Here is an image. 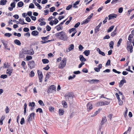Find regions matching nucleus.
<instances>
[{"mask_svg":"<svg viewBox=\"0 0 134 134\" xmlns=\"http://www.w3.org/2000/svg\"><path fill=\"white\" fill-rule=\"evenodd\" d=\"M54 35L56 38L61 40L64 41L68 40V37L65 32L63 31L55 34Z\"/></svg>","mask_w":134,"mask_h":134,"instance_id":"1","label":"nucleus"},{"mask_svg":"<svg viewBox=\"0 0 134 134\" xmlns=\"http://www.w3.org/2000/svg\"><path fill=\"white\" fill-rule=\"evenodd\" d=\"M66 58H64L63 59L61 62L59 64V68L60 69H63L66 66Z\"/></svg>","mask_w":134,"mask_h":134,"instance_id":"2","label":"nucleus"},{"mask_svg":"<svg viewBox=\"0 0 134 134\" xmlns=\"http://www.w3.org/2000/svg\"><path fill=\"white\" fill-rule=\"evenodd\" d=\"M133 38V36L131 34L129 35L128 37V40L129 41H127V44H131V43L133 44V46H134V39L132 40V39Z\"/></svg>","mask_w":134,"mask_h":134,"instance_id":"3","label":"nucleus"},{"mask_svg":"<svg viewBox=\"0 0 134 134\" xmlns=\"http://www.w3.org/2000/svg\"><path fill=\"white\" fill-rule=\"evenodd\" d=\"M28 65L29 66V67L31 69L34 68L35 66V62L33 60L29 61L28 63Z\"/></svg>","mask_w":134,"mask_h":134,"instance_id":"4","label":"nucleus"},{"mask_svg":"<svg viewBox=\"0 0 134 134\" xmlns=\"http://www.w3.org/2000/svg\"><path fill=\"white\" fill-rule=\"evenodd\" d=\"M65 99L66 101L69 100L71 99L72 97V94L71 93H69L67 94H65L64 95Z\"/></svg>","mask_w":134,"mask_h":134,"instance_id":"5","label":"nucleus"},{"mask_svg":"<svg viewBox=\"0 0 134 134\" xmlns=\"http://www.w3.org/2000/svg\"><path fill=\"white\" fill-rule=\"evenodd\" d=\"M24 53L25 54L32 55L34 53V52L33 50H27L24 49Z\"/></svg>","mask_w":134,"mask_h":134,"instance_id":"6","label":"nucleus"},{"mask_svg":"<svg viewBox=\"0 0 134 134\" xmlns=\"http://www.w3.org/2000/svg\"><path fill=\"white\" fill-rule=\"evenodd\" d=\"M37 74L38 76V78L39 80V82H41L42 81L43 78V75L41 71L38 70L37 71Z\"/></svg>","mask_w":134,"mask_h":134,"instance_id":"7","label":"nucleus"},{"mask_svg":"<svg viewBox=\"0 0 134 134\" xmlns=\"http://www.w3.org/2000/svg\"><path fill=\"white\" fill-rule=\"evenodd\" d=\"M55 87L54 85L51 86L48 89V93H52L55 90Z\"/></svg>","mask_w":134,"mask_h":134,"instance_id":"8","label":"nucleus"},{"mask_svg":"<svg viewBox=\"0 0 134 134\" xmlns=\"http://www.w3.org/2000/svg\"><path fill=\"white\" fill-rule=\"evenodd\" d=\"M127 49L129 51V50L130 53H132L133 51V47L131 44H127Z\"/></svg>","mask_w":134,"mask_h":134,"instance_id":"9","label":"nucleus"},{"mask_svg":"<svg viewBox=\"0 0 134 134\" xmlns=\"http://www.w3.org/2000/svg\"><path fill=\"white\" fill-rule=\"evenodd\" d=\"M87 81L91 84L94 83H98L99 82V80L97 79L88 80Z\"/></svg>","mask_w":134,"mask_h":134,"instance_id":"10","label":"nucleus"},{"mask_svg":"<svg viewBox=\"0 0 134 134\" xmlns=\"http://www.w3.org/2000/svg\"><path fill=\"white\" fill-rule=\"evenodd\" d=\"M87 110L88 111H89L92 109L93 108L92 105L90 103L87 104Z\"/></svg>","mask_w":134,"mask_h":134,"instance_id":"11","label":"nucleus"},{"mask_svg":"<svg viewBox=\"0 0 134 134\" xmlns=\"http://www.w3.org/2000/svg\"><path fill=\"white\" fill-rule=\"evenodd\" d=\"M35 115V114L34 113H32L28 117L27 120L29 121L31 120L32 119V116L34 117V116Z\"/></svg>","mask_w":134,"mask_h":134,"instance_id":"12","label":"nucleus"},{"mask_svg":"<svg viewBox=\"0 0 134 134\" xmlns=\"http://www.w3.org/2000/svg\"><path fill=\"white\" fill-rule=\"evenodd\" d=\"M1 42L2 43L3 45L4 46L5 48H6L8 47L7 42L3 39H1Z\"/></svg>","mask_w":134,"mask_h":134,"instance_id":"13","label":"nucleus"},{"mask_svg":"<svg viewBox=\"0 0 134 134\" xmlns=\"http://www.w3.org/2000/svg\"><path fill=\"white\" fill-rule=\"evenodd\" d=\"M117 16V15L114 14H111L109 15L108 16L109 20H110L114 18H116Z\"/></svg>","mask_w":134,"mask_h":134,"instance_id":"14","label":"nucleus"},{"mask_svg":"<svg viewBox=\"0 0 134 134\" xmlns=\"http://www.w3.org/2000/svg\"><path fill=\"white\" fill-rule=\"evenodd\" d=\"M117 28V26L114 30L111 32V35L112 37H114L116 35L118 32Z\"/></svg>","mask_w":134,"mask_h":134,"instance_id":"15","label":"nucleus"},{"mask_svg":"<svg viewBox=\"0 0 134 134\" xmlns=\"http://www.w3.org/2000/svg\"><path fill=\"white\" fill-rule=\"evenodd\" d=\"M126 81L125 79L121 80L119 83V87H121L123 85L124 83H126Z\"/></svg>","mask_w":134,"mask_h":134,"instance_id":"16","label":"nucleus"},{"mask_svg":"<svg viewBox=\"0 0 134 134\" xmlns=\"http://www.w3.org/2000/svg\"><path fill=\"white\" fill-rule=\"evenodd\" d=\"M63 27L62 26H61L59 24L55 26V28L57 29V31H59L60 30H62L63 29Z\"/></svg>","mask_w":134,"mask_h":134,"instance_id":"17","label":"nucleus"},{"mask_svg":"<svg viewBox=\"0 0 134 134\" xmlns=\"http://www.w3.org/2000/svg\"><path fill=\"white\" fill-rule=\"evenodd\" d=\"M80 60L82 62H85L86 61V59L85 58L83 55H80L79 56Z\"/></svg>","mask_w":134,"mask_h":134,"instance_id":"18","label":"nucleus"},{"mask_svg":"<svg viewBox=\"0 0 134 134\" xmlns=\"http://www.w3.org/2000/svg\"><path fill=\"white\" fill-rule=\"evenodd\" d=\"M107 119L105 117L102 118L100 124L102 125L104 124L107 121Z\"/></svg>","mask_w":134,"mask_h":134,"instance_id":"19","label":"nucleus"},{"mask_svg":"<svg viewBox=\"0 0 134 134\" xmlns=\"http://www.w3.org/2000/svg\"><path fill=\"white\" fill-rule=\"evenodd\" d=\"M38 32L37 31L34 30L32 32L31 34L34 36H36L38 34Z\"/></svg>","mask_w":134,"mask_h":134,"instance_id":"20","label":"nucleus"},{"mask_svg":"<svg viewBox=\"0 0 134 134\" xmlns=\"http://www.w3.org/2000/svg\"><path fill=\"white\" fill-rule=\"evenodd\" d=\"M74 48V45L73 44H71L70 45V47L69 48V51L66 50L67 52H69L73 50Z\"/></svg>","mask_w":134,"mask_h":134,"instance_id":"21","label":"nucleus"},{"mask_svg":"<svg viewBox=\"0 0 134 134\" xmlns=\"http://www.w3.org/2000/svg\"><path fill=\"white\" fill-rule=\"evenodd\" d=\"M25 53H24L23 50H22V52H20L19 53V57L21 58H24V54Z\"/></svg>","mask_w":134,"mask_h":134,"instance_id":"22","label":"nucleus"},{"mask_svg":"<svg viewBox=\"0 0 134 134\" xmlns=\"http://www.w3.org/2000/svg\"><path fill=\"white\" fill-rule=\"evenodd\" d=\"M90 50H85L83 52V53L87 56H88L90 54Z\"/></svg>","mask_w":134,"mask_h":134,"instance_id":"23","label":"nucleus"},{"mask_svg":"<svg viewBox=\"0 0 134 134\" xmlns=\"http://www.w3.org/2000/svg\"><path fill=\"white\" fill-rule=\"evenodd\" d=\"M7 2L6 0H1L0 1V4L2 5H4Z\"/></svg>","mask_w":134,"mask_h":134,"instance_id":"24","label":"nucleus"},{"mask_svg":"<svg viewBox=\"0 0 134 134\" xmlns=\"http://www.w3.org/2000/svg\"><path fill=\"white\" fill-rule=\"evenodd\" d=\"M14 42L15 44L19 46H20L21 44L20 41L16 39L15 40Z\"/></svg>","mask_w":134,"mask_h":134,"instance_id":"25","label":"nucleus"},{"mask_svg":"<svg viewBox=\"0 0 134 134\" xmlns=\"http://www.w3.org/2000/svg\"><path fill=\"white\" fill-rule=\"evenodd\" d=\"M114 27V25H112L107 30V32L109 33L111 32L112 30L113 29V28Z\"/></svg>","mask_w":134,"mask_h":134,"instance_id":"26","label":"nucleus"},{"mask_svg":"<svg viewBox=\"0 0 134 134\" xmlns=\"http://www.w3.org/2000/svg\"><path fill=\"white\" fill-rule=\"evenodd\" d=\"M17 5L18 7H21L24 5V3L22 1H21L18 3Z\"/></svg>","mask_w":134,"mask_h":134,"instance_id":"27","label":"nucleus"},{"mask_svg":"<svg viewBox=\"0 0 134 134\" xmlns=\"http://www.w3.org/2000/svg\"><path fill=\"white\" fill-rule=\"evenodd\" d=\"M90 19H87V18L85 20L83 21L82 23H81V24H86L88 23L89 21H90Z\"/></svg>","mask_w":134,"mask_h":134,"instance_id":"28","label":"nucleus"},{"mask_svg":"<svg viewBox=\"0 0 134 134\" xmlns=\"http://www.w3.org/2000/svg\"><path fill=\"white\" fill-rule=\"evenodd\" d=\"M80 1H78L76 2L74 4H73V7L74 8H76L77 7V6H76V5H78Z\"/></svg>","mask_w":134,"mask_h":134,"instance_id":"29","label":"nucleus"},{"mask_svg":"<svg viewBox=\"0 0 134 134\" xmlns=\"http://www.w3.org/2000/svg\"><path fill=\"white\" fill-rule=\"evenodd\" d=\"M7 73L8 74L9 76H10L11 75V73L13 72V70L8 69L7 70Z\"/></svg>","mask_w":134,"mask_h":134,"instance_id":"30","label":"nucleus"},{"mask_svg":"<svg viewBox=\"0 0 134 134\" xmlns=\"http://www.w3.org/2000/svg\"><path fill=\"white\" fill-rule=\"evenodd\" d=\"M96 105L97 107L103 106V102H100L97 103L96 104Z\"/></svg>","mask_w":134,"mask_h":134,"instance_id":"31","label":"nucleus"},{"mask_svg":"<svg viewBox=\"0 0 134 134\" xmlns=\"http://www.w3.org/2000/svg\"><path fill=\"white\" fill-rule=\"evenodd\" d=\"M42 62L44 64H47L49 63V61L47 59H43L42 60Z\"/></svg>","mask_w":134,"mask_h":134,"instance_id":"32","label":"nucleus"},{"mask_svg":"<svg viewBox=\"0 0 134 134\" xmlns=\"http://www.w3.org/2000/svg\"><path fill=\"white\" fill-rule=\"evenodd\" d=\"M114 44V42L111 41L109 43V46L110 48L111 49H113V46Z\"/></svg>","mask_w":134,"mask_h":134,"instance_id":"33","label":"nucleus"},{"mask_svg":"<svg viewBox=\"0 0 134 134\" xmlns=\"http://www.w3.org/2000/svg\"><path fill=\"white\" fill-rule=\"evenodd\" d=\"M64 112V111L63 110L59 109V114L60 115H63Z\"/></svg>","mask_w":134,"mask_h":134,"instance_id":"34","label":"nucleus"},{"mask_svg":"<svg viewBox=\"0 0 134 134\" xmlns=\"http://www.w3.org/2000/svg\"><path fill=\"white\" fill-rule=\"evenodd\" d=\"M35 5L37 6L38 8V9H41L42 8V7L38 3H37V2H34Z\"/></svg>","mask_w":134,"mask_h":134,"instance_id":"35","label":"nucleus"},{"mask_svg":"<svg viewBox=\"0 0 134 134\" xmlns=\"http://www.w3.org/2000/svg\"><path fill=\"white\" fill-rule=\"evenodd\" d=\"M122 41V38H120L119 39V40L118 41V43H117V46L118 47H119L120 46V44L121 43V42Z\"/></svg>","mask_w":134,"mask_h":134,"instance_id":"36","label":"nucleus"},{"mask_svg":"<svg viewBox=\"0 0 134 134\" xmlns=\"http://www.w3.org/2000/svg\"><path fill=\"white\" fill-rule=\"evenodd\" d=\"M38 103L41 106H44V103L41 100H39L38 101Z\"/></svg>","mask_w":134,"mask_h":134,"instance_id":"37","label":"nucleus"},{"mask_svg":"<svg viewBox=\"0 0 134 134\" xmlns=\"http://www.w3.org/2000/svg\"><path fill=\"white\" fill-rule=\"evenodd\" d=\"M49 37V36L48 35L46 37H41V39L42 40H47L48 39Z\"/></svg>","mask_w":134,"mask_h":134,"instance_id":"38","label":"nucleus"},{"mask_svg":"<svg viewBox=\"0 0 134 134\" xmlns=\"http://www.w3.org/2000/svg\"><path fill=\"white\" fill-rule=\"evenodd\" d=\"M35 103L34 102H30L29 104V106H31L32 107H33L35 106Z\"/></svg>","mask_w":134,"mask_h":134,"instance_id":"39","label":"nucleus"},{"mask_svg":"<svg viewBox=\"0 0 134 134\" xmlns=\"http://www.w3.org/2000/svg\"><path fill=\"white\" fill-rule=\"evenodd\" d=\"M25 64H26V63L24 61H23L21 63V65L22 66L23 69H25Z\"/></svg>","mask_w":134,"mask_h":134,"instance_id":"40","label":"nucleus"},{"mask_svg":"<svg viewBox=\"0 0 134 134\" xmlns=\"http://www.w3.org/2000/svg\"><path fill=\"white\" fill-rule=\"evenodd\" d=\"M7 76L6 75H1L0 76V78H3V79H5L7 78Z\"/></svg>","mask_w":134,"mask_h":134,"instance_id":"41","label":"nucleus"},{"mask_svg":"<svg viewBox=\"0 0 134 134\" xmlns=\"http://www.w3.org/2000/svg\"><path fill=\"white\" fill-rule=\"evenodd\" d=\"M62 104L64 107L66 108L67 107L66 102L65 101H63L62 102Z\"/></svg>","mask_w":134,"mask_h":134,"instance_id":"42","label":"nucleus"},{"mask_svg":"<svg viewBox=\"0 0 134 134\" xmlns=\"http://www.w3.org/2000/svg\"><path fill=\"white\" fill-rule=\"evenodd\" d=\"M4 35L5 36L7 37H10L11 35L12 34L10 33H6L4 34Z\"/></svg>","mask_w":134,"mask_h":134,"instance_id":"43","label":"nucleus"},{"mask_svg":"<svg viewBox=\"0 0 134 134\" xmlns=\"http://www.w3.org/2000/svg\"><path fill=\"white\" fill-rule=\"evenodd\" d=\"M99 112V110L97 111H96L94 113L91 115V117H94L96 116L97 114H98Z\"/></svg>","mask_w":134,"mask_h":134,"instance_id":"44","label":"nucleus"},{"mask_svg":"<svg viewBox=\"0 0 134 134\" xmlns=\"http://www.w3.org/2000/svg\"><path fill=\"white\" fill-rule=\"evenodd\" d=\"M16 23L18 24H21L22 25H24L25 24H28L27 23H25L24 21H23V23H22L21 22H19L18 21H17Z\"/></svg>","mask_w":134,"mask_h":134,"instance_id":"45","label":"nucleus"},{"mask_svg":"<svg viewBox=\"0 0 134 134\" xmlns=\"http://www.w3.org/2000/svg\"><path fill=\"white\" fill-rule=\"evenodd\" d=\"M30 75L31 77H32L33 76H34L35 75V73L33 71H31L30 73Z\"/></svg>","mask_w":134,"mask_h":134,"instance_id":"46","label":"nucleus"},{"mask_svg":"<svg viewBox=\"0 0 134 134\" xmlns=\"http://www.w3.org/2000/svg\"><path fill=\"white\" fill-rule=\"evenodd\" d=\"M25 122V120L23 118H22L21 119V121H20V124L21 125H23Z\"/></svg>","mask_w":134,"mask_h":134,"instance_id":"47","label":"nucleus"},{"mask_svg":"<svg viewBox=\"0 0 134 134\" xmlns=\"http://www.w3.org/2000/svg\"><path fill=\"white\" fill-rule=\"evenodd\" d=\"M34 5L32 3H31L30 4L29 6V8H34Z\"/></svg>","mask_w":134,"mask_h":134,"instance_id":"48","label":"nucleus"},{"mask_svg":"<svg viewBox=\"0 0 134 134\" xmlns=\"http://www.w3.org/2000/svg\"><path fill=\"white\" fill-rule=\"evenodd\" d=\"M32 57L31 56H27L26 57V59L27 60H29L32 59Z\"/></svg>","mask_w":134,"mask_h":134,"instance_id":"49","label":"nucleus"},{"mask_svg":"<svg viewBox=\"0 0 134 134\" xmlns=\"http://www.w3.org/2000/svg\"><path fill=\"white\" fill-rule=\"evenodd\" d=\"M75 30V29L74 28L70 29L69 31V33H71L73 31L74 32V31Z\"/></svg>","mask_w":134,"mask_h":134,"instance_id":"50","label":"nucleus"},{"mask_svg":"<svg viewBox=\"0 0 134 134\" xmlns=\"http://www.w3.org/2000/svg\"><path fill=\"white\" fill-rule=\"evenodd\" d=\"M72 7V5H69L68 6L66 7V10H69Z\"/></svg>","mask_w":134,"mask_h":134,"instance_id":"51","label":"nucleus"},{"mask_svg":"<svg viewBox=\"0 0 134 134\" xmlns=\"http://www.w3.org/2000/svg\"><path fill=\"white\" fill-rule=\"evenodd\" d=\"M109 104V102L107 101L103 102V105H107Z\"/></svg>","mask_w":134,"mask_h":134,"instance_id":"52","label":"nucleus"},{"mask_svg":"<svg viewBox=\"0 0 134 134\" xmlns=\"http://www.w3.org/2000/svg\"><path fill=\"white\" fill-rule=\"evenodd\" d=\"M46 28L47 30L48 31H49L51 29V27L48 25L47 26H46Z\"/></svg>","mask_w":134,"mask_h":134,"instance_id":"53","label":"nucleus"},{"mask_svg":"<svg viewBox=\"0 0 134 134\" xmlns=\"http://www.w3.org/2000/svg\"><path fill=\"white\" fill-rule=\"evenodd\" d=\"M83 48V47L81 44L79 46V49L80 51L82 50Z\"/></svg>","mask_w":134,"mask_h":134,"instance_id":"54","label":"nucleus"},{"mask_svg":"<svg viewBox=\"0 0 134 134\" xmlns=\"http://www.w3.org/2000/svg\"><path fill=\"white\" fill-rule=\"evenodd\" d=\"M110 65V59L108 60L106 64V65Z\"/></svg>","mask_w":134,"mask_h":134,"instance_id":"55","label":"nucleus"},{"mask_svg":"<svg viewBox=\"0 0 134 134\" xmlns=\"http://www.w3.org/2000/svg\"><path fill=\"white\" fill-rule=\"evenodd\" d=\"M82 71L85 73H87L88 72V70L86 68H84L82 70Z\"/></svg>","mask_w":134,"mask_h":134,"instance_id":"56","label":"nucleus"},{"mask_svg":"<svg viewBox=\"0 0 134 134\" xmlns=\"http://www.w3.org/2000/svg\"><path fill=\"white\" fill-rule=\"evenodd\" d=\"M54 109L53 107L51 106L49 108V110L50 111L52 112L54 111Z\"/></svg>","mask_w":134,"mask_h":134,"instance_id":"57","label":"nucleus"},{"mask_svg":"<svg viewBox=\"0 0 134 134\" xmlns=\"http://www.w3.org/2000/svg\"><path fill=\"white\" fill-rule=\"evenodd\" d=\"M98 53L99 54H101V55L103 56H104L105 55L104 53L101 51H99L98 52Z\"/></svg>","mask_w":134,"mask_h":134,"instance_id":"58","label":"nucleus"},{"mask_svg":"<svg viewBox=\"0 0 134 134\" xmlns=\"http://www.w3.org/2000/svg\"><path fill=\"white\" fill-rule=\"evenodd\" d=\"M55 8L54 7H52L50 8V11L51 12H53L55 11Z\"/></svg>","mask_w":134,"mask_h":134,"instance_id":"59","label":"nucleus"},{"mask_svg":"<svg viewBox=\"0 0 134 134\" xmlns=\"http://www.w3.org/2000/svg\"><path fill=\"white\" fill-rule=\"evenodd\" d=\"M9 108H8V107L7 106L6 107V108L5 109V113H8L9 112Z\"/></svg>","mask_w":134,"mask_h":134,"instance_id":"60","label":"nucleus"},{"mask_svg":"<svg viewBox=\"0 0 134 134\" xmlns=\"http://www.w3.org/2000/svg\"><path fill=\"white\" fill-rule=\"evenodd\" d=\"M23 30L25 32H28L29 31V29L28 28L25 27L23 29Z\"/></svg>","mask_w":134,"mask_h":134,"instance_id":"61","label":"nucleus"},{"mask_svg":"<svg viewBox=\"0 0 134 134\" xmlns=\"http://www.w3.org/2000/svg\"><path fill=\"white\" fill-rule=\"evenodd\" d=\"M15 5L14 2L10 4L11 7L13 8H15Z\"/></svg>","mask_w":134,"mask_h":134,"instance_id":"62","label":"nucleus"},{"mask_svg":"<svg viewBox=\"0 0 134 134\" xmlns=\"http://www.w3.org/2000/svg\"><path fill=\"white\" fill-rule=\"evenodd\" d=\"M28 22H29L31 21V20L30 18L29 17H26L25 19Z\"/></svg>","mask_w":134,"mask_h":134,"instance_id":"63","label":"nucleus"},{"mask_svg":"<svg viewBox=\"0 0 134 134\" xmlns=\"http://www.w3.org/2000/svg\"><path fill=\"white\" fill-rule=\"evenodd\" d=\"M80 24V23L79 22H78L75 25L74 27L75 28H77L79 26Z\"/></svg>","mask_w":134,"mask_h":134,"instance_id":"64","label":"nucleus"}]
</instances>
